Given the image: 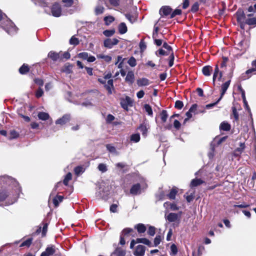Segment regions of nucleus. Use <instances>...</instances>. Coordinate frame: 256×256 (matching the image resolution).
Masks as SVG:
<instances>
[{
  "mask_svg": "<svg viewBox=\"0 0 256 256\" xmlns=\"http://www.w3.org/2000/svg\"><path fill=\"white\" fill-rule=\"evenodd\" d=\"M8 187L2 188L0 191V202L7 199L6 205L12 204L16 202L19 196L20 188L14 178L8 176H0V186ZM0 204V206H2Z\"/></svg>",
  "mask_w": 256,
  "mask_h": 256,
  "instance_id": "f257e3e1",
  "label": "nucleus"
},
{
  "mask_svg": "<svg viewBox=\"0 0 256 256\" xmlns=\"http://www.w3.org/2000/svg\"><path fill=\"white\" fill-rule=\"evenodd\" d=\"M4 17L6 18V21L2 24V28L6 32L10 35L15 34L17 32V28L12 22L8 18H7L6 15L2 13L0 10V21L4 19Z\"/></svg>",
  "mask_w": 256,
  "mask_h": 256,
  "instance_id": "f03ea898",
  "label": "nucleus"
},
{
  "mask_svg": "<svg viewBox=\"0 0 256 256\" xmlns=\"http://www.w3.org/2000/svg\"><path fill=\"white\" fill-rule=\"evenodd\" d=\"M136 232L134 230L130 228H124L121 233L120 236V244L121 245H124L126 243L124 238V237L126 236H128V234L130 236H132L134 237L136 236Z\"/></svg>",
  "mask_w": 256,
  "mask_h": 256,
  "instance_id": "7ed1b4c3",
  "label": "nucleus"
},
{
  "mask_svg": "<svg viewBox=\"0 0 256 256\" xmlns=\"http://www.w3.org/2000/svg\"><path fill=\"white\" fill-rule=\"evenodd\" d=\"M182 213V212L178 214L170 212L166 216V218L169 222H176L177 223V225H178L180 221Z\"/></svg>",
  "mask_w": 256,
  "mask_h": 256,
  "instance_id": "20e7f679",
  "label": "nucleus"
},
{
  "mask_svg": "<svg viewBox=\"0 0 256 256\" xmlns=\"http://www.w3.org/2000/svg\"><path fill=\"white\" fill-rule=\"evenodd\" d=\"M51 12L53 16L55 17L60 16L62 14L60 5L58 3H54L51 8Z\"/></svg>",
  "mask_w": 256,
  "mask_h": 256,
  "instance_id": "39448f33",
  "label": "nucleus"
},
{
  "mask_svg": "<svg viewBox=\"0 0 256 256\" xmlns=\"http://www.w3.org/2000/svg\"><path fill=\"white\" fill-rule=\"evenodd\" d=\"M133 103V101L128 96H126L124 98H122L120 100V105L122 107L126 110H128V107L129 106H132Z\"/></svg>",
  "mask_w": 256,
  "mask_h": 256,
  "instance_id": "423d86ee",
  "label": "nucleus"
},
{
  "mask_svg": "<svg viewBox=\"0 0 256 256\" xmlns=\"http://www.w3.org/2000/svg\"><path fill=\"white\" fill-rule=\"evenodd\" d=\"M119 40L116 38H107L104 40V45L106 48H111L113 46L116 45Z\"/></svg>",
  "mask_w": 256,
  "mask_h": 256,
  "instance_id": "0eeeda50",
  "label": "nucleus"
},
{
  "mask_svg": "<svg viewBox=\"0 0 256 256\" xmlns=\"http://www.w3.org/2000/svg\"><path fill=\"white\" fill-rule=\"evenodd\" d=\"M48 57L50 58L53 61L62 60V52H56L50 51L48 54Z\"/></svg>",
  "mask_w": 256,
  "mask_h": 256,
  "instance_id": "6e6552de",
  "label": "nucleus"
},
{
  "mask_svg": "<svg viewBox=\"0 0 256 256\" xmlns=\"http://www.w3.org/2000/svg\"><path fill=\"white\" fill-rule=\"evenodd\" d=\"M149 128L150 126L146 122H142L138 128V129L140 130V132H142V135L144 137H146L147 136Z\"/></svg>",
  "mask_w": 256,
  "mask_h": 256,
  "instance_id": "1a4fd4ad",
  "label": "nucleus"
},
{
  "mask_svg": "<svg viewBox=\"0 0 256 256\" xmlns=\"http://www.w3.org/2000/svg\"><path fill=\"white\" fill-rule=\"evenodd\" d=\"M70 118V116L69 114H66L62 116V118L57 120L56 124L61 126L64 125L68 122Z\"/></svg>",
  "mask_w": 256,
  "mask_h": 256,
  "instance_id": "9d476101",
  "label": "nucleus"
},
{
  "mask_svg": "<svg viewBox=\"0 0 256 256\" xmlns=\"http://www.w3.org/2000/svg\"><path fill=\"white\" fill-rule=\"evenodd\" d=\"M146 247L142 245H138L134 252L135 256H144V255Z\"/></svg>",
  "mask_w": 256,
  "mask_h": 256,
  "instance_id": "9b49d317",
  "label": "nucleus"
},
{
  "mask_svg": "<svg viewBox=\"0 0 256 256\" xmlns=\"http://www.w3.org/2000/svg\"><path fill=\"white\" fill-rule=\"evenodd\" d=\"M252 64L253 66L252 68H250L247 70L244 74H243L242 77L244 79L249 78L250 76H248L250 74H252L256 71V60H255L252 61Z\"/></svg>",
  "mask_w": 256,
  "mask_h": 256,
  "instance_id": "f8f14e48",
  "label": "nucleus"
},
{
  "mask_svg": "<svg viewBox=\"0 0 256 256\" xmlns=\"http://www.w3.org/2000/svg\"><path fill=\"white\" fill-rule=\"evenodd\" d=\"M130 192L134 195L140 194L141 192L140 186L139 184H136L132 186L130 190Z\"/></svg>",
  "mask_w": 256,
  "mask_h": 256,
  "instance_id": "ddd939ff",
  "label": "nucleus"
},
{
  "mask_svg": "<svg viewBox=\"0 0 256 256\" xmlns=\"http://www.w3.org/2000/svg\"><path fill=\"white\" fill-rule=\"evenodd\" d=\"M172 9L168 6H162L160 10V14L161 16H168L172 14Z\"/></svg>",
  "mask_w": 256,
  "mask_h": 256,
  "instance_id": "4468645a",
  "label": "nucleus"
},
{
  "mask_svg": "<svg viewBox=\"0 0 256 256\" xmlns=\"http://www.w3.org/2000/svg\"><path fill=\"white\" fill-rule=\"evenodd\" d=\"M218 76V80H220L222 78V72H219V68H218V66H216L215 69H214V74L213 75V78H212L214 84L216 79V77Z\"/></svg>",
  "mask_w": 256,
  "mask_h": 256,
  "instance_id": "2eb2a0df",
  "label": "nucleus"
},
{
  "mask_svg": "<svg viewBox=\"0 0 256 256\" xmlns=\"http://www.w3.org/2000/svg\"><path fill=\"white\" fill-rule=\"evenodd\" d=\"M136 82L139 86H146L150 84V80L146 78H139L137 80Z\"/></svg>",
  "mask_w": 256,
  "mask_h": 256,
  "instance_id": "dca6fc26",
  "label": "nucleus"
},
{
  "mask_svg": "<svg viewBox=\"0 0 256 256\" xmlns=\"http://www.w3.org/2000/svg\"><path fill=\"white\" fill-rule=\"evenodd\" d=\"M230 80H228L224 82V84L222 86V88H221V94H220V96L219 98L220 100H221L226 93V90H228L230 84Z\"/></svg>",
  "mask_w": 256,
  "mask_h": 256,
  "instance_id": "f3484780",
  "label": "nucleus"
},
{
  "mask_svg": "<svg viewBox=\"0 0 256 256\" xmlns=\"http://www.w3.org/2000/svg\"><path fill=\"white\" fill-rule=\"evenodd\" d=\"M114 82L112 80H109L108 81L107 84L104 85L105 88L108 91V94H112V89L114 88Z\"/></svg>",
  "mask_w": 256,
  "mask_h": 256,
  "instance_id": "a211bd4d",
  "label": "nucleus"
},
{
  "mask_svg": "<svg viewBox=\"0 0 256 256\" xmlns=\"http://www.w3.org/2000/svg\"><path fill=\"white\" fill-rule=\"evenodd\" d=\"M134 79V76L133 72L130 71L128 72L126 78V81L130 82V84H132Z\"/></svg>",
  "mask_w": 256,
  "mask_h": 256,
  "instance_id": "6ab92c4d",
  "label": "nucleus"
},
{
  "mask_svg": "<svg viewBox=\"0 0 256 256\" xmlns=\"http://www.w3.org/2000/svg\"><path fill=\"white\" fill-rule=\"evenodd\" d=\"M72 66L70 64H66L62 68V71L66 74H70L72 72Z\"/></svg>",
  "mask_w": 256,
  "mask_h": 256,
  "instance_id": "aec40b11",
  "label": "nucleus"
},
{
  "mask_svg": "<svg viewBox=\"0 0 256 256\" xmlns=\"http://www.w3.org/2000/svg\"><path fill=\"white\" fill-rule=\"evenodd\" d=\"M118 32L120 34H124L126 32L128 29L125 23L121 22L118 27Z\"/></svg>",
  "mask_w": 256,
  "mask_h": 256,
  "instance_id": "412c9836",
  "label": "nucleus"
},
{
  "mask_svg": "<svg viewBox=\"0 0 256 256\" xmlns=\"http://www.w3.org/2000/svg\"><path fill=\"white\" fill-rule=\"evenodd\" d=\"M212 71V67L210 66H206L202 68V72L206 76H210Z\"/></svg>",
  "mask_w": 256,
  "mask_h": 256,
  "instance_id": "4be33fe9",
  "label": "nucleus"
},
{
  "mask_svg": "<svg viewBox=\"0 0 256 256\" xmlns=\"http://www.w3.org/2000/svg\"><path fill=\"white\" fill-rule=\"evenodd\" d=\"M134 228L137 230L138 233H144L146 230V227L142 224H138L134 226Z\"/></svg>",
  "mask_w": 256,
  "mask_h": 256,
  "instance_id": "5701e85b",
  "label": "nucleus"
},
{
  "mask_svg": "<svg viewBox=\"0 0 256 256\" xmlns=\"http://www.w3.org/2000/svg\"><path fill=\"white\" fill-rule=\"evenodd\" d=\"M30 70L29 66L26 64H23V65L19 68V72L20 74H26Z\"/></svg>",
  "mask_w": 256,
  "mask_h": 256,
  "instance_id": "b1692460",
  "label": "nucleus"
},
{
  "mask_svg": "<svg viewBox=\"0 0 256 256\" xmlns=\"http://www.w3.org/2000/svg\"><path fill=\"white\" fill-rule=\"evenodd\" d=\"M38 116L40 120H46L50 118L49 114L48 113L44 112H40L38 114Z\"/></svg>",
  "mask_w": 256,
  "mask_h": 256,
  "instance_id": "393cba45",
  "label": "nucleus"
},
{
  "mask_svg": "<svg viewBox=\"0 0 256 256\" xmlns=\"http://www.w3.org/2000/svg\"><path fill=\"white\" fill-rule=\"evenodd\" d=\"M245 146L244 143H240V147L238 148L234 151V155L238 156L244 150V149Z\"/></svg>",
  "mask_w": 256,
  "mask_h": 256,
  "instance_id": "a878e982",
  "label": "nucleus"
},
{
  "mask_svg": "<svg viewBox=\"0 0 256 256\" xmlns=\"http://www.w3.org/2000/svg\"><path fill=\"white\" fill-rule=\"evenodd\" d=\"M220 129L224 131H228L230 129V125L226 122H222L220 125Z\"/></svg>",
  "mask_w": 256,
  "mask_h": 256,
  "instance_id": "bb28decb",
  "label": "nucleus"
},
{
  "mask_svg": "<svg viewBox=\"0 0 256 256\" xmlns=\"http://www.w3.org/2000/svg\"><path fill=\"white\" fill-rule=\"evenodd\" d=\"M104 10V8L102 6H97L94 10V12L96 15L102 14Z\"/></svg>",
  "mask_w": 256,
  "mask_h": 256,
  "instance_id": "cd10ccee",
  "label": "nucleus"
},
{
  "mask_svg": "<svg viewBox=\"0 0 256 256\" xmlns=\"http://www.w3.org/2000/svg\"><path fill=\"white\" fill-rule=\"evenodd\" d=\"M140 135L139 134H134L131 135L130 137V141L134 142H138L140 140Z\"/></svg>",
  "mask_w": 256,
  "mask_h": 256,
  "instance_id": "c85d7f7f",
  "label": "nucleus"
},
{
  "mask_svg": "<svg viewBox=\"0 0 256 256\" xmlns=\"http://www.w3.org/2000/svg\"><path fill=\"white\" fill-rule=\"evenodd\" d=\"M160 119L162 120V122H165L166 121V120L168 117L167 111L166 110H162L160 112Z\"/></svg>",
  "mask_w": 256,
  "mask_h": 256,
  "instance_id": "c756f323",
  "label": "nucleus"
},
{
  "mask_svg": "<svg viewBox=\"0 0 256 256\" xmlns=\"http://www.w3.org/2000/svg\"><path fill=\"white\" fill-rule=\"evenodd\" d=\"M204 181L200 179H194L192 180L190 183V186L192 187H195L202 184Z\"/></svg>",
  "mask_w": 256,
  "mask_h": 256,
  "instance_id": "7c9ffc66",
  "label": "nucleus"
},
{
  "mask_svg": "<svg viewBox=\"0 0 256 256\" xmlns=\"http://www.w3.org/2000/svg\"><path fill=\"white\" fill-rule=\"evenodd\" d=\"M46 252L50 256L52 255L56 252V248L54 246L47 247L46 250Z\"/></svg>",
  "mask_w": 256,
  "mask_h": 256,
  "instance_id": "2f4dec72",
  "label": "nucleus"
},
{
  "mask_svg": "<svg viewBox=\"0 0 256 256\" xmlns=\"http://www.w3.org/2000/svg\"><path fill=\"white\" fill-rule=\"evenodd\" d=\"M114 20V16H109L104 17V21L105 24L107 26L110 25L112 22Z\"/></svg>",
  "mask_w": 256,
  "mask_h": 256,
  "instance_id": "473e14b6",
  "label": "nucleus"
},
{
  "mask_svg": "<svg viewBox=\"0 0 256 256\" xmlns=\"http://www.w3.org/2000/svg\"><path fill=\"white\" fill-rule=\"evenodd\" d=\"M64 197L61 196H58L53 200L54 204L56 206H58L59 203L63 200Z\"/></svg>",
  "mask_w": 256,
  "mask_h": 256,
  "instance_id": "72a5a7b5",
  "label": "nucleus"
},
{
  "mask_svg": "<svg viewBox=\"0 0 256 256\" xmlns=\"http://www.w3.org/2000/svg\"><path fill=\"white\" fill-rule=\"evenodd\" d=\"M97 58H98L104 59V61H106V62H110L112 60L111 56H107V55H104L103 54H98Z\"/></svg>",
  "mask_w": 256,
  "mask_h": 256,
  "instance_id": "f704fd0d",
  "label": "nucleus"
},
{
  "mask_svg": "<svg viewBox=\"0 0 256 256\" xmlns=\"http://www.w3.org/2000/svg\"><path fill=\"white\" fill-rule=\"evenodd\" d=\"M167 206H170L171 210H177L179 209V208L175 204H170L168 202H166L164 204V206L166 207Z\"/></svg>",
  "mask_w": 256,
  "mask_h": 256,
  "instance_id": "c9c22d12",
  "label": "nucleus"
},
{
  "mask_svg": "<svg viewBox=\"0 0 256 256\" xmlns=\"http://www.w3.org/2000/svg\"><path fill=\"white\" fill-rule=\"evenodd\" d=\"M246 24L250 26H256V18L246 19Z\"/></svg>",
  "mask_w": 256,
  "mask_h": 256,
  "instance_id": "e433bc0d",
  "label": "nucleus"
},
{
  "mask_svg": "<svg viewBox=\"0 0 256 256\" xmlns=\"http://www.w3.org/2000/svg\"><path fill=\"white\" fill-rule=\"evenodd\" d=\"M171 52H170L168 51H165L164 50L162 49V48H160L158 50L156 51V54L157 56H158L159 55H161V56H167V55H168V54H170Z\"/></svg>",
  "mask_w": 256,
  "mask_h": 256,
  "instance_id": "4c0bfd02",
  "label": "nucleus"
},
{
  "mask_svg": "<svg viewBox=\"0 0 256 256\" xmlns=\"http://www.w3.org/2000/svg\"><path fill=\"white\" fill-rule=\"evenodd\" d=\"M19 136V134L14 130H12L10 132L9 139L12 140L14 138H18Z\"/></svg>",
  "mask_w": 256,
  "mask_h": 256,
  "instance_id": "58836bf2",
  "label": "nucleus"
},
{
  "mask_svg": "<svg viewBox=\"0 0 256 256\" xmlns=\"http://www.w3.org/2000/svg\"><path fill=\"white\" fill-rule=\"evenodd\" d=\"M106 148L107 150L111 153L114 154H117V151L114 146H112L110 144H106Z\"/></svg>",
  "mask_w": 256,
  "mask_h": 256,
  "instance_id": "ea45409f",
  "label": "nucleus"
},
{
  "mask_svg": "<svg viewBox=\"0 0 256 256\" xmlns=\"http://www.w3.org/2000/svg\"><path fill=\"white\" fill-rule=\"evenodd\" d=\"M72 178V175L70 172H68L66 176L64 179V180L63 183L64 185L68 186L69 180Z\"/></svg>",
  "mask_w": 256,
  "mask_h": 256,
  "instance_id": "a19ab883",
  "label": "nucleus"
},
{
  "mask_svg": "<svg viewBox=\"0 0 256 256\" xmlns=\"http://www.w3.org/2000/svg\"><path fill=\"white\" fill-rule=\"evenodd\" d=\"M114 30H110L104 31L103 34L105 36L107 37H110L112 36L114 34Z\"/></svg>",
  "mask_w": 256,
  "mask_h": 256,
  "instance_id": "79ce46f5",
  "label": "nucleus"
},
{
  "mask_svg": "<svg viewBox=\"0 0 256 256\" xmlns=\"http://www.w3.org/2000/svg\"><path fill=\"white\" fill-rule=\"evenodd\" d=\"M70 44L76 46L79 44V40L78 38H76L74 36H73L70 39Z\"/></svg>",
  "mask_w": 256,
  "mask_h": 256,
  "instance_id": "37998d69",
  "label": "nucleus"
},
{
  "mask_svg": "<svg viewBox=\"0 0 256 256\" xmlns=\"http://www.w3.org/2000/svg\"><path fill=\"white\" fill-rule=\"evenodd\" d=\"M128 63L130 66L132 67L135 66L136 64V60L135 58L133 56L130 58L128 60Z\"/></svg>",
  "mask_w": 256,
  "mask_h": 256,
  "instance_id": "c03bdc74",
  "label": "nucleus"
},
{
  "mask_svg": "<svg viewBox=\"0 0 256 256\" xmlns=\"http://www.w3.org/2000/svg\"><path fill=\"white\" fill-rule=\"evenodd\" d=\"M144 108L146 112L148 113V115H150V116L152 115V110L151 106L149 104H144Z\"/></svg>",
  "mask_w": 256,
  "mask_h": 256,
  "instance_id": "a18cd8bd",
  "label": "nucleus"
},
{
  "mask_svg": "<svg viewBox=\"0 0 256 256\" xmlns=\"http://www.w3.org/2000/svg\"><path fill=\"white\" fill-rule=\"evenodd\" d=\"M177 193V190L176 189H172L170 192V193L168 194V198L171 200H174L175 198L176 195Z\"/></svg>",
  "mask_w": 256,
  "mask_h": 256,
  "instance_id": "49530a36",
  "label": "nucleus"
},
{
  "mask_svg": "<svg viewBox=\"0 0 256 256\" xmlns=\"http://www.w3.org/2000/svg\"><path fill=\"white\" fill-rule=\"evenodd\" d=\"M62 2L64 4V6L69 8L74 4V0H62Z\"/></svg>",
  "mask_w": 256,
  "mask_h": 256,
  "instance_id": "de8ad7c7",
  "label": "nucleus"
},
{
  "mask_svg": "<svg viewBox=\"0 0 256 256\" xmlns=\"http://www.w3.org/2000/svg\"><path fill=\"white\" fill-rule=\"evenodd\" d=\"M228 136H223L222 138H215L214 140V142H216L217 144H222V142H224V141H225L226 140V139L227 138Z\"/></svg>",
  "mask_w": 256,
  "mask_h": 256,
  "instance_id": "09e8293b",
  "label": "nucleus"
},
{
  "mask_svg": "<svg viewBox=\"0 0 256 256\" xmlns=\"http://www.w3.org/2000/svg\"><path fill=\"white\" fill-rule=\"evenodd\" d=\"M84 172V168L82 166H77L74 168V172L77 176L83 173Z\"/></svg>",
  "mask_w": 256,
  "mask_h": 256,
  "instance_id": "8fccbe9b",
  "label": "nucleus"
},
{
  "mask_svg": "<svg viewBox=\"0 0 256 256\" xmlns=\"http://www.w3.org/2000/svg\"><path fill=\"white\" fill-rule=\"evenodd\" d=\"M156 228L154 226H150L148 230V234L150 236H154L156 233Z\"/></svg>",
  "mask_w": 256,
  "mask_h": 256,
  "instance_id": "3c124183",
  "label": "nucleus"
},
{
  "mask_svg": "<svg viewBox=\"0 0 256 256\" xmlns=\"http://www.w3.org/2000/svg\"><path fill=\"white\" fill-rule=\"evenodd\" d=\"M98 169L100 171L104 172L107 170V168L105 164H100L98 166Z\"/></svg>",
  "mask_w": 256,
  "mask_h": 256,
  "instance_id": "603ef678",
  "label": "nucleus"
},
{
  "mask_svg": "<svg viewBox=\"0 0 256 256\" xmlns=\"http://www.w3.org/2000/svg\"><path fill=\"white\" fill-rule=\"evenodd\" d=\"M116 256H125L126 252L124 250L117 249L114 253Z\"/></svg>",
  "mask_w": 256,
  "mask_h": 256,
  "instance_id": "864d4df0",
  "label": "nucleus"
},
{
  "mask_svg": "<svg viewBox=\"0 0 256 256\" xmlns=\"http://www.w3.org/2000/svg\"><path fill=\"white\" fill-rule=\"evenodd\" d=\"M181 13H182V10H180L176 9L172 12L170 18H173L177 15H180L181 14Z\"/></svg>",
  "mask_w": 256,
  "mask_h": 256,
  "instance_id": "5fc2aeb1",
  "label": "nucleus"
},
{
  "mask_svg": "<svg viewBox=\"0 0 256 256\" xmlns=\"http://www.w3.org/2000/svg\"><path fill=\"white\" fill-rule=\"evenodd\" d=\"M88 52H80L78 54V56L80 58H82L83 60H87V59L88 58Z\"/></svg>",
  "mask_w": 256,
  "mask_h": 256,
  "instance_id": "6e6d98bb",
  "label": "nucleus"
},
{
  "mask_svg": "<svg viewBox=\"0 0 256 256\" xmlns=\"http://www.w3.org/2000/svg\"><path fill=\"white\" fill-rule=\"evenodd\" d=\"M32 240L31 238H28V239L26 240H25L24 242H22V244L20 245V247H22L24 246H29L32 243Z\"/></svg>",
  "mask_w": 256,
  "mask_h": 256,
  "instance_id": "4d7b16f0",
  "label": "nucleus"
},
{
  "mask_svg": "<svg viewBox=\"0 0 256 256\" xmlns=\"http://www.w3.org/2000/svg\"><path fill=\"white\" fill-rule=\"evenodd\" d=\"M183 106H184V104H183L182 102L180 100H176V102L175 106H174L176 108L180 110L182 108Z\"/></svg>",
  "mask_w": 256,
  "mask_h": 256,
  "instance_id": "13d9d810",
  "label": "nucleus"
},
{
  "mask_svg": "<svg viewBox=\"0 0 256 256\" xmlns=\"http://www.w3.org/2000/svg\"><path fill=\"white\" fill-rule=\"evenodd\" d=\"M174 55L173 52H171L170 56L169 57V63L168 65L170 67H171L174 64Z\"/></svg>",
  "mask_w": 256,
  "mask_h": 256,
  "instance_id": "bf43d9fd",
  "label": "nucleus"
},
{
  "mask_svg": "<svg viewBox=\"0 0 256 256\" xmlns=\"http://www.w3.org/2000/svg\"><path fill=\"white\" fill-rule=\"evenodd\" d=\"M70 58V54L68 52H62V60L64 59L68 60Z\"/></svg>",
  "mask_w": 256,
  "mask_h": 256,
  "instance_id": "052dcab7",
  "label": "nucleus"
},
{
  "mask_svg": "<svg viewBox=\"0 0 256 256\" xmlns=\"http://www.w3.org/2000/svg\"><path fill=\"white\" fill-rule=\"evenodd\" d=\"M232 114L236 120H238V114L236 109L234 107H232Z\"/></svg>",
  "mask_w": 256,
  "mask_h": 256,
  "instance_id": "680f3d73",
  "label": "nucleus"
},
{
  "mask_svg": "<svg viewBox=\"0 0 256 256\" xmlns=\"http://www.w3.org/2000/svg\"><path fill=\"white\" fill-rule=\"evenodd\" d=\"M161 241V237L160 236H156L154 240V246H157L158 245Z\"/></svg>",
  "mask_w": 256,
  "mask_h": 256,
  "instance_id": "e2e57ef3",
  "label": "nucleus"
},
{
  "mask_svg": "<svg viewBox=\"0 0 256 256\" xmlns=\"http://www.w3.org/2000/svg\"><path fill=\"white\" fill-rule=\"evenodd\" d=\"M162 46H163L164 48L166 49L168 52H172V47L170 46H169L166 42H164Z\"/></svg>",
  "mask_w": 256,
  "mask_h": 256,
  "instance_id": "0e129e2a",
  "label": "nucleus"
},
{
  "mask_svg": "<svg viewBox=\"0 0 256 256\" xmlns=\"http://www.w3.org/2000/svg\"><path fill=\"white\" fill-rule=\"evenodd\" d=\"M139 46H140V49L142 51L144 50L146 48V44L143 40H142L140 42Z\"/></svg>",
  "mask_w": 256,
  "mask_h": 256,
  "instance_id": "69168bd1",
  "label": "nucleus"
},
{
  "mask_svg": "<svg viewBox=\"0 0 256 256\" xmlns=\"http://www.w3.org/2000/svg\"><path fill=\"white\" fill-rule=\"evenodd\" d=\"M141 243L144 244L146 245H147L149 246H152V242L148 239H147L146 238H142Z\"/></svg>",
  "mask_w": 256,
  "mask_h": 256,
  "instance_id": "338daca9",
  "label": "nucleus"
},
{
  "mask_svg": "<svg viewBox=\"0 0 256 256\" xmlns=\"http://www.w3.org/2000/svg\"><path fill=\"white\" fill-rule=\"evenodd\" d=\"M199 4L198 2H195L192 6L191 10L192 12H196L198 10Z\"/></svg>",
  "mask_w": 256,
  "mask_h": 256,
  "instance_id": "774afa93",
  "label": "nucleus"
}]
</instances>
